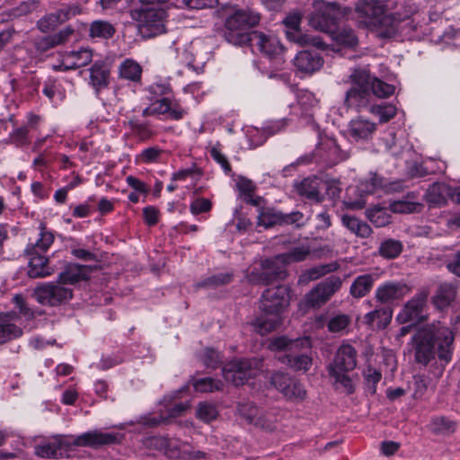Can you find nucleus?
<instances>
[{"mask_svg": "<svg viewBox=\"0 0 460 460\" xmlns=\"http://www.w3.org/2000/svg\"><path fill=\"white\" fill-rule=\"evenodd\" d=\"M429 327L432 329V342L435 344V351L438 360L445 364L449 363L452 360L455 349L454 332L440 322L432 323L429 324Z\"/></svg>", "mask_w": 460, "mask_h": 460, "instance_id": "7", "label": "nucleus"}, {"mask_svg": "<svg viewBox=\"0 0 460 460\" xmlns=\"http://www.w3.org/2000/svg\"><path fill=\"white\" fill-rule=\"evenodd\" d=\"M303 13L299 10H293L287 14L283 20L286 27L285 31H296L300 28Z\"/></svg>", "mask_w": 460, "mask_h": 460, "instance_id": "60", "label": "nucleus"}, {"mask_svg": "<svg viewBox=\"0 0 460 460\" xmlns=\"http://www.w3.org/2000/svg\"><path fill=\"white\" fill-rule=\"evenodd\" d=\"M310 253V247L308 245L302 244L292 248L288 252L281 254L283 255L286 263L288 265L290 263L299 262L306 260Z\"/></svg>", "mask_w": 460, "mask_h": 460, "instance_id": "49", "label": "nucleus"}, {"mask_svg": "<svg viewBox=\"0 0 460 460\" xmlns=\"http://www.w3.org/2000/svg\"><path fill=\"white\" fill-rule=\"evenodd\" d=\"M196 391L201 393H213L223 389V383L211 377H204L196 380L193 384Z\"/></svg>", "mask_w": 460, "mask_h": 460, "instance_id": "51", "label": "nucleus"}, {"mask_svg": "<svg viewBox=\"0 0 460 460\" xmlns=\"http://www.w3.org/2000/svg\"><path fill=\"white\" fill-rule=\"evenodd\" d=\"M247 45H249L253 51H259L264 57L270 60H275L278 64L284 62L283 56L286 52V49L279 39L272 33L252 31L251 39Z\"/></svg>", "mask_w": 460, "mask_h": 460, "instance_id": "6", "label": "nucleus"}, {"mask_svg": "<svg viewBox=\"0 0 460 460\" xmlns=\"http://www.w3.org/2000/svg\"><path fill=\"white\" fill-rule=\"evenodd\" d=\"M402 251V244L401 242L388 239L381 243L378 252L386 259H394L400 255Z\"/></svg>", "mask_w": 460, "mask_h": 460, "instance_id": "47", "label": "nucleus"}, {"mask_svg": "<svg viewBox=\"0 0 460 460\" xmlns=\"http://www.w3.org/2000/svg\"><path fill=\"white\" fill-rule=\"evenodd\" d=\"M181 58L188 66L193 68L197 72L201 70L204 66V61L198 59L191 48L184 49Z\"/></svg>", "mask_w": 460, "mask_h": 460, "instance_id": "63", "label": "nucleus"}, {"mask_svg": "<svg viewBox=\"0 0 460 460\" xmlns=\"http://www.w3.org/2000/svg\"><path fill=\"white\" fill-rule=\"evenodd\" d=\"M431 330L427 324L420 328L411 338L415 360L423 366H427L436 357Z\"/></svg>", "mask_w": 460, "mask_h": 460, "instance_id": "10", "label": "nucleus"}, {"mask_svg": "<svg viewBox=\"0 0 460 460\" xmlns=\"http://www.w3.org/2000/svg\"><path fill=\"white\" fill-rule=\"evenodd\" d=\"M342 223L349 230L362 238L368 237L372 233L371 227L367 223L355 217L344 215Z\"/></svg>", "mask_w": 460, "mask_h": 460, "instance_id": "43", "label": "nucleus"}, {"mask_svg": "<svg viewBox=\"0 0 460 460\" xmlns=\"http://www.w3.org/2000/svg\"><path fill=\"white\" fill-rule=\"evenodd\" d=\"M79 13L77 6H64L58 10L55 13H50L38 22L39 28L42 31H47L58 23L64 22L72 16Z\"/></svg>", "mask_w": 460, "mask_h": 460, "instance_id": "25", "label": "nucleus"}, {"mask_svg": "<svg viewBox=\"0 0 460 460\" xmlns=\"http://www.w3.org/2000/svg\"><path fill=\"white\" fill-rule=\"evenodd\" d=\"M378 278L379 276L376 273H367L358 276L350 285L349 294L354 298H362L367 296Z\"/></svg>", "mask_w": 460, "mask_h": 460, "instance_id": "26", "label": "nucleus"}, {"mask_svg": "<svg viewBox=\"0 0 460 460\" xmlns=\"http://www.w3.org/2000/svg\"><path fill=\"white\" fill-rule=\"evenodd\" d=\"M450 196H453V191L447 184L436 182L427 190L425 199L430 205L441 206Z\"/></svg>", "mask_w": 460, "mask_h": 460, "instance_id": "32", "label": "nucleus"}, {"mask_svg": "<svg viewBox=\"0 0 460 460\" xmlns=\"http://www.w3.org/2000/svg\"><path fill=\"white\" fill-rule=\"evenodd\" d=\"M327 183L317 177H308L296 184V192L310 201L320 203L324 199L322 190L326 189Z\"/></svg>", "mask_w": 460, "mask_h": 460, "instance_id": "18", "label": "nucleus"}, {"mask_svg": "<svg viewBox=\"0 0 460 460\" xmlns=\"http://www.w3.org/2000/svg\"><path fill=\"white\" fill-rule=\"evenodd\" d=\"M279 360L296 371H307L312 365V358L306 354H287Z\"/></svg>", "mask_w": 460, "mask_h": 460, "instance_id": "42", "label": "nucleus"}, {"mask_svg": "<svg viewBox=\"0 0 460 460\" xmlns=\"http://www.w3.org/2000/svg\"><path fill=\"white\" fill-rule=\"evenodd\" d=\"M333 41L344 48L354 49L358 44V38L353 29L344 26L332 30L329 33Z\"/></svg>", "mask_w": 460, "mask_h": 460, "instance_id": "37", "label": "nucleus"}, {"mask_svg": "<svg viewBox=\"0 0 460 460\" xmlns=\"http://www.w3.org/2000/svg\"><path fill=\"white\" fill-rule=\"evenodd\" d=\"M132 18L138 22L145 37H155L165 32L166 12L163 8H141L134 10Z\"/></svg>", "mask_w": 460, "mask_h": 460, "instance_id": "5", "label": "nucleus"}, {"mask_svg": "<svg viewBox=\"0 0 460 460\" xmlns=\"http://www.w3.org/2000/svg\"><path fill=\"white\" fill-rule=\"evenodd\" d=\"M393 311L388 307L376 308L364 316V323L370 327L385 328L391 322Z\"/></svg>", "mask_w": 460, "mask_h": 460, "instance_id": "36", "label": "nucleus"}, {"mask_svg": "<svg viewBox=\"0 0 460 460\" xmlns=\"http://www.w3.org/2000/svg\"><path fill=\"white\" fill-rule=\"evenodd\" d=\"M232 281V274L230 273H218L208 277L203 281L196 284L199 288H217L225 284H228Z\"/></svg>", "mask_w": 460, "mask_h": 460, "instance_id": "52", "label": "nucleus"}, {"mask_svg": "<svg viewBox=\"0 0 460 460\" xmlns=\"http://www.w3.org/2000/svg\"><path fill=\"white\" fill-rule=\"evenodd\" d=\"M314 156L317 162L323 163L326 166H332L346 160L349 154L341 149L333 137L321 136L314 150Z\"/></svg>", "mask_w": 460, "mask_h": 460, "instance_id": "12", "label": "nucleus"}, {"mask_svg": "<svg viewBox=\"0 0 460 460\" xmlns=\"http://www.w3.org/2000/svg\"><path fill=\"white\" fill-rule=\"evenodd\" d=\"M411 291L403 280H387L381 283L375 291V299L384 305H394L402 300Z\"/></svg>", "mask_w": 460, "mask_h": 460, "instance_id": "11", "label": "nucleus"}, {"mask_svg": "<svg viewBox=\"0 0 460 460\" xmlns=\"http://www.w3.org/2000/svg\"><path fill=\"white\" fill-rule=\"evenodd\" d=\"M357 350L348 343L341 344L333 360L328 366V372H350L357 367Z\"/></svg>", "mask_w": 460, "mask_h": 460, "instance_id": "15", "label": "nucleus"}, {"mask_svg": "<svg viewBox=\"0 0 460 460\" xmlns=\"http://www.w3.org/2000/svg\"><path fill=\"white\" fill-rule=\"evenodd\" d=\"M27 255L29 258L28 274L31 278H44L54 272V269L49 264V259L43 253Z\"/></svg>", "mask_w": 460, "mask_h": 460, "instance_id": "28", "label": "nucleus"}, {"mask_svg": "<svg viewBox=\"0 0 460 460\" xmlns=\"http://www.w3.org/2000/svg\"><path fill=\"white\" fill-rule=\"evenodd\" d=\"M370 92L379 98H386L394 92V87L377 78H373L370 84Z\"/></svg>", "mask_w": 460, "mask_h": 460, "instance_id": "54", "label": "nucleus"}, {"mask_svg": "<svg viewBox=\"0 0 460 460\" xmlns=\"http://www.w3.org/2000/svg\"><path fill=\"white\" fill-rule=\"evenodd\" d=\"M92 271L87 265L70 264L58 274V282L62 284H75L86 279Z\"/></svg>", "mask_w": 460, "mask_h": 460, "instance_id": "27", "label": "nucleus"}, {"mask_svg": "<svg viewBox=\"0 0 460 460\" xmlns=\"http://www.w3.org/2000/svg\"><path fill=\"white\" fill-rule=\"evenodd\" d=\"M93 60V51L88 48L66 51L61 55L60 66L64 70L76 69L84 66Z\"/></svg>", "mask_w": 460, "mask_h": 460, "instance_id": "20", "label": "nucleus"}, {"mask_svg": "<svg viewBox=\"0 0 460 460\" xmlns=\"http://www.w3.org/2000/svg\"><path fill=\"white\" fill-rule=\"evenodd\" d=\"M238 411L250 423L262 428L266 427L264 420L259 416V410L252 402L243 403L239 405Z\"/></svg>", "mask_w": 460, "mask_h": 460, "instance_id": "46", "label": "nucleus"}, {"mask_svg": "<svg viewBox=\"0 0 460 460\" xmlns=\"http://www.w3.org/2000/svg\"><path fill=\"white\" fill-rule=\"evenodd\" d=\"M291 379L285 374L280 372H275L270 376L271 385L276 387L282 394L288 387V384Z\"/></svg>", "mask_w": 460, "mask_h": 460, "instance_id": "64", "label": "nucleus"}, {"mask_svg": "<svg viewBox=\"0 0 460 460\" xmlns=\"http://www.w3.org/2000/svg\"><path fill=\"white\" fill-rule=\"evenodd\" d=\"M286 261L282 254L261 261V280L268 284L274 280H281L287 277Z\"/></svg>", "mask_w": 460, "mask_h": 460, "instance_id": "17", "label": "nucleus"}, {"mask_svg": "<svg viewBox=\"0 0 460 460\" xmlns=\"http://www.w3.org/2000/svg\"><path fill=\"white\" fill-rule=\"evenodd\" d=\"M119 441L120 437L119 434L94 429L75 437L73 440V445L96 448L106 445L117 444Z\"/></svg>", "mask_w": 460, "mask_h": 460, "instance_id": "16", "label": "nucleus"}, {"mask_svg": "<svg viewBox=\"0 0 460 460\" xmlns=\"http://www.w3.org/2000/svg\"><path fill=\"white\" fill-rule=\"evenodd\" d=\"M341 281L339 278H330L319 283L305 297L306 305L319 307L326 303L330 297L340 289Z\"/></svg>", "mask_w": 460, "mask_h": 460, "instance_id": "14", "label": "nucleus"}, {"mask_svg": "<svg viewBox=\"0 0 460 460\" xmlns=\"http://www.w3.org/2000/svg\"><path fill=\"white\" fill-rule=\"evenodd\" d=\"M371 96L370 88L351 87L347 92L345 102L349 108L359 111L369 104Z\"/></svg>", "mask_w": 460, "mask_h": 460, "instance_id": "31", "label": "nucleus"}, {"mask_svg": "<svg viewBox=\"0 0 460 460\" xmlns=\"http://www.w3.org/2000/svg\"><path fill=\"white\" fill-rule=\"evenodd\" d=\"M281 323V316L277 314H266L261 312V314L254 319L251 325L255 332L261 335H266L275 331Z\"/></svg>", "mask_w": 460, "mask_h": 460, "instance_id": "30", "label": "nucleus"}, {"mask_svg": "<svg viewBox=\"0 0 460 460\" xmlns=\"http://www.w3.org/2000/svg\"><path fill=\"white\" fill-rule=\"evenodd\" d=\"M287 39L298 46H314L317 49H324L325 45L319 36H312L307 33H304L301 29L296 31H285Z\"/></svg>", "mask_w": 460, "mask_h": 460, "instance_id": "38", "label": "nucleus"}, {"mask_svg": "<svg viewBox=\"0 0 460 460\" xmlns=\"http://www.w3.org/2000/svg\"><path fill=\"white\" fill-rule=\"evenodd\" d=\"M119 75L124 80L139 82L142 75L141 66L134 59L127 58L119 66Z\"/></svg>", "mask_w": 460, "mask_h": 460, "instance_id": "41", "label": "nucleus"}, {"mask_svg": "<svg viewBox=\"0 0 460 460\" xmlns=\"http://www.w3.org/2000/svg\"><path fill=\"white\" fill-rule=\"evenodd\" d=\"M202 361L208 367L216 368L221 363V357L219 352L213 349H206L202 355Z\"/></svg>", "mask_w": 460, "mask_h": 460, "instance_id": "62", "label": "nucleus"}, {"mask_svg": "<svg viewBox=\"0 0 460 460\" xmlns=\"http://www.w3.org/2000/svg\"><path fill=\"white\" fill-rule=\"evenodd\" d=\"M363 376L365 378L366 385L367 386V390L371 394H375L376 390V384L381 380V373L376 368L368 367L364 371Z\"/></svg>", "mask_w": 460, "mask_h": 460, "instance_id": "59", "label": "nucleus"}, {"mask_svg": "<svg viewBox=\"0 0 460 460\" xmlns=\"http://www.w3.org/2000/svg\"><path fill=\"white\" fill-rule=\"evenodd\" d=\"M196 414L199 420L205 422H209L217 419L218 411L214 404L208 402H200L198 405Z\"/></svg>", "mask_w": 460, "mask_h": 460, "instance_id": "55", "label": "nucleus"}, {"mask_svg": "<svg viewBox=\"0 0 460 460\" xmlns=\"http://www.w3.org/2000/svg\"><path fill=\"white\" fill-rule=\"evenodd\" d=\"M54 234L48 231L45 226H40V233L35 243L26 248L27 254L45 253L54 242Z\"/></svg>", "mask_w": 460, "mask_h": 460, "instance_id": "40", "label": "nucleus"}, {"mask_svg": "<svg viewBox=\"0 0 460 460\" xmlns=\"http://www.w3.org/2000/svg\"><path fill=\"white\" fill-rule=\"evenodd\" d=\"M427 292H420L403 305L397 315L400 323H420L427 319Z\"/></svg>", "mask_w": 460, "mask_h": 460, "instance_id": "13", "label": "nucleus"}, {"mask_svg": "<svg viewBox=\"0 0 460 460\" xmlns=\"http://www.w3.org/2000/svg\"><path fill=\"white\" fill-rule=\"evenodd\" d=\"M260 22L259 13L250 9L234 11L226 22L225 38L234 46L247 45L251 39L249 30Z\"/></svg>", "mask_w": 460, "mask_h": 460, "instance_id": "2", "label": "nucleus"}, {"mask_svg": "<svg viewBox=\"0 0 460 460\" xmlns=\"http://www.w3.org/2000/svg\"><path fill=\"white\" fill-rule=\"evenodd\" d=\"M356 12L367 27L376 31L383 38H390L396 33V20L387 13L386 6L381 0H360Z\"/></svg>", "mask_w": 460, "mask_h": 460, "instance_id": "1", "label": "nucleus"}, {"mask_svg": "<svg viewBox=\"0 0 460 460\" xmlns=\"http://www.w3.org/2000/svg\"><path fill=\"white\" fill-rule=\"evenodd\" d=\"M286 125L284 121H277L273 125L270 126L266 131L260 130L257 128H249L246 131V137L250 141V146L254 148L262 145L269 135H273L283 128Z\"/></svg>", "mask_w": 460, "mask_h": 460, "instance_id": "33", "label": "nucleus"}, {"mask_svg": "<svg viewBox=\"0 0 460 460\" xmlns=\"http://www.w3.org/2000/svg\"><path fill=\"white\" fill-rule=\"evenodd\" d=\"M13 314L0 315V343H5L22 335V330L13 323Z\"/></svg>", "mask_w": 460, "mask_h": 460, "instance_id": "34", "label": "nucleus"}, {"mask_svg": "<svg viewBox=\"0 0 460 460\" xmlns=\"http://www.w3.org/2000/svg\"><path fill=\"white\" fill-rule=\"evenodd\" d=\"M36 301L43 305L57 306L72 298V290L62 283L49 282L38 286L33 292Z\"/></svg>", "mask_w": 460, "mask_h": 460, "instance_id": "8", "label": "nucleus"}, {"mask_svg": "<svg viewBox=\"0 0 460 460\" xmlns=\"http://www.w3.org/2000/svg\"><path fill=\"white\" fill-rule=\"evenodd\" d=\"M110 75L111 70L109 66L103 61H95L89 68L88 84L98 94L102 89L108 87Z\"/></svg>", "mask_w": 460, "mask_h": 460, "instance_id": "22", "label": "nucleus"}, {"mask_svg": "<svg viewBox=\"0 0 460 460\" xmlns=\"http://www.w3.org/2000/svg\"><path fill=\"white\" fill-rule=\"evenodd\" d=\"M370 112L378 116L381 123H385L395 116L396 108L392 104L375 105L370 108Z\"/></svg>", "mask_w": 460, "mask_h": 460, "instance_id": "53", "label": "nucleus"}, {"mask_svg": "<svg viewBox=\"0 0 460 460\" xmlns=\"http://www.w3.org/2000/svg\"><path fill=\"white\" fill-rule=\"evenodd\" d=\"M330 376L333 379V382L338 389L347 394L354 393V385L351 378L349 376V372H328Z\"/></svg>", "mask_w": 460, "mask_h": 460, "instance_id": "48", "label": "nucleus"}, {"mask_svg": "<svg viewBox=\"0 0 460 460\" xmlns=\"http://www.w3.org/2000/svg\"><path fill=\"white\" fill-rule=\"evenodd\" d=\"M351 323V317L345 314H337L330 317L327 328L332 333L345 332Z\"/></svg>", "mask_w": 460, "mask_h": 460, "instance_id": "45", "label": "nucleus"}, {"mask_svg": "<svg viewBox=\"0 0 460 460\" xmlns=\"http://www.w3.org/2000/svg\"><path fill=\"white\" fill-rule=\"evenodd\" d=\"M456 296V288L450 283L440 284L436 295L433 296V304L439 310L447 308Z\"/></svg>", "mask_w": 460, "mask_h": 460, "instance_id": "35", "label": "nucleus"}, {"mask_svg": "<svg viewBox=\"0 0 460 460\" xmlns=\"http://www.w3.org/2000/svg\"><path fill=\"white\" fill-rule=\"evenodd\" d=\"M262 367V360L259 358L234 360L224 366L223 376L226 381L238 386L255 377Z\"/></svg>", "mask_w": 460, "mask_h": 460, "instance_id": "4", "label": "nucleus"}, {"mask_svg": "<svg viewBox=\"0 0 460 460\" xmlns=\"http://www.w3.org/2000/svg\"><path fill=\"white\" fill-rule=\"evenodd\" d=\"M170 458L201 459L205 453L194 450L190 445L176 438H167L164 453Z\"/></svg>", "mask_w": 460, "mask_h": 460, "instance_id": "19", "label": "nucleus"}, {"mask_svg": "<svg viewBox=\"0 0 460 460\" xmlns=\"http://www.w3.org/2000/svg\"><path fill=\"white\" fill-rule=\"evenodd\" d=\"M314 12L308 17L309 25L316 31L330 33L331 26L351 13L349 7L336 3L315 0L313 3Z\"/></svg>", "mask_w": 460, "mask_h": 460, "instance_id": "3", "label": "nucleus"}, {"mask_svg": "<svg viewBox=\"0 0 460 460\" xmlns=\"http://www.w3.org/2000/svg\"><path fill=\"white\" fill-rule=\"evenodd\" d=\"M283 395L289 400L300 401L305 399L306 392L301 383L291 379Z\"/></svg>", "mask_w": 460, "mask_h": 460, "instance_id": "56", "label": "nucleus"}, {"mask_svg": "<svg viewBox=\"0 0 460 460\" xmlns=\"http://www.w3.org/2000/svg\"><path fill=\"white\" fill-rule=\"evenodd\" d=\"M284 214L270 207H260L257 226L270 228L283 224Z\"/></svg>", "mask_w": 460, "mask_h": 460, "instance_id": "39", "label": "nucleus"}, {"mask_svg": "<svg viewBox=\"0 0 460 460\" xmlns=\"http://www.w3.org/2000/svg\"><path fill=\"white\" fill-rule=\"evenodd\" d=\"M349 79L353 84L352 87L357 88H370L373 80L369 72L365 68L354 69L349 75Z\"/></svg>", "mask_w": 460, "mask_h": 460, "instance_id": "50", "label": "nucleus"}, {"mask_svg": "<svg viewBox=\"0 0 460 460\" xmlns=\"http://www.w3.org/2000/svg\"><path fill=\"white\" fill-rule=\"evenodd\" d=\"M152 106L155 115H167L169 119L174 120L181 119L187 114V110L175 99L164 97L154 102Z\"/></svg>", "mask_w": 460, "mask_h": 460, "instance_id": "21", "label": "nucleus"}, {"mask_svg": "<svg viewBox=\"0 0 460 460\" xmlns=\"http://www.w3.org/2000/svg\"><path fill=\"white\" fill-rule=\"evenodd\" d=\"M289 305V290L286 286H277L267 288L261 299L260 308L266 314H277L281 313Z\"/></svg>", "mask_w": 460, "mask_h": 460, "instance_id": "9", "label": "nucleus"}, {"mask_svg": "<svg viewBox=\"0 0 460 460\" xmlns=\"http://www.w3.org/2000/svg\"><path fill=\"white\" fill-rule=\"evenodd\" d=\"M432 430L438 434L451 433L455 430V423L445 417H438L432 420Z\"/></svg>", "mask_w": 460, "mask_h": 460, "instance_id": "58", "label": "nucleus"}, {"mask_svg": "<svg viewBox=\"0 0 460 460\" xmlns=\"http://www.w3.org/2000/svg\"><path fill=\"white\" fill-rule=\"evenodd\" d=\"M64 447L61 436H55L42 441L34 447V453L42 458H56L61 455L60 450Z\"/></svg>", "mask_w": 460, "mask_h": 460, "instance_id": "29", "label": "nucleus"}, {"mask_svg": "<svg viewBox=\"0 0 460 460\" xmlns=\"http://www.w3.org/2000/svg\"><path fill=\"white\" fill-rule=\"evenodd\" d=\"M147 91L154 96H163L170 93L172 92V88L167 81L159 79L151 84L148 86Z\"/></svg>", "mask_w": 460, "mask_h": 460, "instance_id": "61", "label": "nucleus"}, {"mask_svg": "<svg viewBox=\"0 0 460 460\" xmlns=\"http://www.w3.org/2000/svg\"><path fill=\"white\" fill-rule=\"evenodd\" d=\"M376 129V125L359 116L351 119L349 125V135L356 141L368 140L372 137Z\"/></svg>", "mask_w": 460, "mask_h": 460, "instance_id": "23", "label": "nucleus"}, {"mask_svg": "<svg viewBox=\"0 0 460 460\" xmlns=\"http://www.w3.org/2000/svg\"><path fill=\"white\" fill-rule=\"evenodd\" d=\"M114 33V26L107 21L97 20L91 23L89 35L92 38L110 39Z\"/></svg>", "mask_w": 460, "mask_h": 460, "instance_id": "44", "label": "nucleus"}, {"mask_svg": "<svg viewBox=\"0 0 460 460\" xmlns=\"http://www.w3.org/2000/svg\"><path fill=\"white\" fill-rule=\"evenodd\" d=\"M294 65L303 73L313 74L323 66V59L316 52L304 50L296 56Z\"/></svg>", "mask_w": 460, "mask_h": 460, "instance_id": "24", "label": "nucleus"}, {"mask_svg": "<svg viewBox=\"0 0 460 460\" xmlns=\"http://www.w3.org/2000/svg\"><path fill=\"white\" fill-rule=\"evenodd\" d=\"M391 210L394 213H412L420 209L419 202L408 200H396L391 204Z\"/></svg>", "mask_w": 460, "mask_h": 460, "instance_id": "57", "label": "nucleus"}]
</instances>
